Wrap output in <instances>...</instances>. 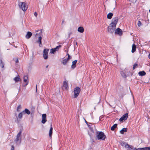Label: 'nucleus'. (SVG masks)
Masks as SVG:
<instances>
[{
	"label": "nucleus",
	"mask_w": 150,
	"mask_h": 150,
	"mask_svg": "<svg viewBox=\"0 0 150 150\" xmlns=\"http://www.w3.org/2000/svg\"><path fill=\"white\" fill-rule=\"evenodd\" d=\"M127 128H123L120 131V133L122 134H123L125 132H126L127 131Z\"/></svg>",
	"instance_id": "nucleus-18"
},
{
	"label": "nucleus",
	"mask_w": 150,
	"mask_h": 150,
	"mask_svg": "<svg viewBox=\"0 0 150 150\" xmlns=\"http://www.w3.org/2000/svg\"><path fill=\"white\" fill-rule=\"evenodd\" d=\"M136 50V46L135 45L133 44L132 46V52L134 53L135 52Z\"/></svg>",
	"instance_id": "nucleus-19"
},
{
	"label": "nucleus",
	"mask_w": 150,
	"mask_h": 150,
	"mask_svg": "<svg viewBox=\"0 0 150 150\" xmlns=\"http://www.w3.org/2000/svg\"><path fill=\"white\" fill-rule=\"evenodd\" d=\"M130 145L128 144H126L125 145V147L127 148H129V147Z\"/></svg>",
	"instance_id": "nucleus-36"
},
{
	"label": "nucleus",
	"mask_w": 150,
	"mask_h": 150,
	"mask_svg": "<svg viewBox=\"0 0 150 150\" xmlns=\"http://www.w3.org/2000/svg\"><path fill=\"white\" fill-rule=\"evenodd\" d=\"M61 47L60 45L57 46L55 48H52L50 50V53L52 54H54V52L57 51H58L59 49Z\"/></svg>",
	"instance_id": "nucleus-7"
},
{
	"label": "nucleus",
	"mask_w": 150,
	"mask_h": 150,
	"mask_svg": "<svg viewBox=\"0 0 150 150\" xmlns=\"http://www.w3.org/2000/svg\"><path fill=\"white\" fill-rule=\"evenodd\" d=\"M130 2H131L133 3H135L137 0H129Z\"/></svg>",
	"instance_id": "nucleus-34"
},
{
	"label": "nucleus",
	"mask_w": 150,
	"mask_h": 150,
	"mask_svg": "<svg viewBox=\"0 0 150 150\" xmlns=\"http://www.w3.org/2000/svg\"><path fill=\"white\" fill-rule=\"evenodd\" d=\"M23 81L25 83V86H26L29 82L28 77L27 76H25L23 77Z\"/></svg>",
	"instance_id": "nucleus-10"
},
{
	"label": "nucleus",
	"mask_w": 150,
	"mask_h": 150,
	"mask_svg": "<svg viewBox=\"0 0 150 150\" xmlns=\"http://www.w3.org/2000/svg\"><path fill=\"white\" fill-rule=\"evenodd\" d=\"M149 12H150V10H149Z\"/></svg>",
	"instance_id": "nucleus-50"
},
{
	"label": "nucleus",
	"mask_w": 150,
	"mask_h": 150,
	"mask_svg": "<svg viewBox=\"0 0 150 150\" xmlns=\"http://www.w3.org/2000/svg\"><path fill=\"white\" fill-rule=\"evenodd\" d=\"M4 63L2 61V60L1 59H0V66L2 68H3L4 67Z\"/></svg>",
	"instance_id": "nucleus-24"
},
{
	"label": "nucleus",
	"mask_w": 150,
	"mask_h": 150,
	"mask_svg": "<svg viewBox=\"0 0 150 150\" xmlns=\"http://www.w3.org/2000/svg\"><path fill=\"white\" fill-rule=\"evenodd\" d=\"M14 60L16 63H18V58H15Z\"/></svg>",
	"instance_id": "nucleus-38"
},
{
	"label": "nucleus",
	"mask_w": 150,
	"mask_h": 150,
	"mask_svg": "<svg viewBox=\"0 0 150 150\" xmlns=\"http://www.w3.org/2000/svg\"><path fill=\"white\" fill-rule=\"evenodd\" d=\"M109 27H110V28L112 27L113 28L115 29L116 27V25L114 24H112V23H111L108 26Z\"/></svg>",
	"instance_id": "nucleus-29"
},
{
	"label": "nucleus",
	"mask_w": 150,
	"mask_h": 150,
	"mask_svg": "<svg viewBox=\"0 0 150 150\" xmlns=\"http://www.w3.org/2000/svg\"><path fill=\"white\" fill-rule=\"evenodd\" d=\"M149 57L150 59V54L149 55Z\"/></svg>",
	"instance_id": "nucleus-43"
},
{
	"label": "nucleus",
	"mask_w": 150,
	"mask_h": 150,
	"mask_svg": "<svg viewBox=\"0 0 150 150\" xmlns=\"http://www.w3.org/2000/svg\"><path fill=\"white\" fill-rule=\"evenodd\" d=\"M21 108V105H19L18 107H17V110L18 112H19L20 111V109Z\"/></svg>",
	"instance_id": "nucleus-32"
},
{
	"label": "nucleus",
	"mask_w": 150,
	"mask_h": 150,
	"mask_svg": "<svg viewBox=\"0 0 150 150\" xmlns=\"http://www.w3.org/2000/svg\"><path fill=\"white\" fill-rule=\"evenodd\" d=\"M68 88V83L66 81H64L63 82V85L62 88L66 90Z\"/></svg>",
	"instance_id": "nucleus-15"
},
{
	"label": "nucleus",
	"mask_w": 150,
	"mask_h": 150,
	"mask_svg": "<svg viewBox=\"0 0 150 150\" xmlns=\"http://www.w3.org/2000/svg\"><path fill=\"white\" fill-rule=\"evenodd\" d=\"M80 91V89L78 87H76L74 89V98H76L79 96Z\"/></svg>",
	"instance_id": "nucleus-5"
},
{
	"label": "nucleus",
	"mask_w": 150,
	"mask_h": 150,
	"mask_svg": "<svg viewBox=\"0 0 150 150\" xmlns=\"http://www.w3.org/2000/svg\"><path fill=\"white\" fill-rule=\"evenodd\" d=\"M137 66V64H135L133 65V69H135V68H136V67Z\"/></svg>",
	"instance_id": "nucleus-35"
},
{
	"label": "nucleus",
	"mask_w": 150,
	"mask_h": 150,
	"mask_svg": "<svg viewBox=\"0 0 150 150\" xmlns=\"http://www.w3.org/2000/svg\"><path fill=\"white\" fill-rule=\"evenodd\" d=\"M49 49H45L43 50V57L45 59H47L48 58V52Z\"/></svg>",
	"instance_id": "nucleus-6"
},
{
	"label": "nucleus",
	"mask_w": 150,
	"mask_h": 150,
	"mask_svg": "<svg viewBox=\"0 0 150 150\" xmlns=\"http://www.w3.org/2000/svg\"><path fill=\"white\" fill-rule=\"evenodd\" d=\"M78 31L81 33H82L84 32V28L82 27H79L78 28Z\"/></svg>",
	"instance_id": "nucleus-21"
},
{
	"label": "nucleus",
	"mask_w": 150,
	"mask_h": 150,
	"mask_svg": "<svg viewBox=\"0 0 150 150\" xmlns=\"http://www.w3.org/2000/svg\"><path fill=\"white\" fill-rule=\"evenodd\" d=\"M20 80V78L18 77H15L14 79V80L16 82H17L18 81Z\"/></svg>",
	"instance_id": "nucleus-31"
},
{
	"label": "nucleus",
	"mask_w": 150,
	"mask_h": 150,
	"mask_svg": "<svg viewBox=\"0 0 150 150\" xmlns=\"http://www.w3.org/2000/svg\"><path fill=\"white\" fill-rule=\"evenodd\" d=\"M68 57H67L66 58H65L63 60V61L62 62V64L65 65H66L67 62L69 60V59H70V56L69 55V54H68Z\"/></svg>",
	"instance_id": "nucleus-11"
},
{
	"label": "nucleus",
	"mask_w": 150,
	"mask_h": 150,
	"mask_svg": "<svg viewBox=\"0 0 150 150\" xmlns=\"http://www.w3.org/2000/svg\"><path fill=\"white\" fill-rule=\"evenodd\" d=\"M115 5H116V1H115Z\"/></svg>",
	"instance_id": "nucleus-48"
},
{
	"label": "nucleus",
	"mask_w": 150,
	"mask_h": 150,
	"mask_svg": "<svg viewBox=\"0 0 150 150\" xmlns=\"http://www.w3.org/2000/svg\"><path fill=\"white\" fill-rule=\"evenodd\" d=\"M52 129H52V125H51V127L50 128V131H49V136L50 137H51V136H52Z\"/></svg>",
	"instance_id": "nucleus-26"
},
{
	"label": "nucleus",
	"mask_w": 150,
	"mask_h": 150,
	"mask_svg": "<svg viewBox=\"0 0 150 150\" xmlns=\"http://www.w3.org/2000/svg\"><path fill=\"white\" fill-rule=\"evenodd\" d=\"M64 21H63L62 22V23L63 24L64 23Z\"/></svg>",
	"instance_id": "nucleus-46"
},
{
	"label": "nucleus",
	"mask_w": 150,
	"mask_h": 150,
	"mask_svg": "<svg viewBox=\"0 0 150 150\" xmlns=\"http://www.w3.org/2000/svg\"><path fill=\"white\" fill-rule=\"evenodd\" d=\"M138 26L139 27H140L142 25V24L140 21H139L137 23Z\"/></svg>",
	"instance_id": "nucleus-33"
},
{
	"label": "nucleus",
	"mask_w": 150,
	"mask_h": 150,
	"mask_svg": "<svg viewBox=\"0 0 150 150\" xmlns=\"http://www.w3.org/2000/svg\"><path fill=\"white\" fill-rule=\"evenodd\" d=\"M138 74L140 76H143L146 74V73L144 71H140L139 72Z\"/></svg>",
	"instance_id": "nucleus-25"
},
{
	"label": "nucleus",
	"mask_w": 150,
	"mask_h": 150,
	"mask_svg": "<svg viewBox=\"0 0 150 150\" xmlns=\"http://www.w3.org/2000/svg\"><path fill=\"white\" fill-rule=\"evenodd\" d=\"M85 122L86 123L87 122H86V120H85Z\"/></svg>",
	"instance_id": "nucleus-49"
},
{
	"label": "nucleus",
	"mask_w": 150,
	"mask_h": 150,
	"mask_svg": "<svg viewBox=\"0 0 150 150\" xmlns=\"http://www.w3.org/2000/svg\"><path fill=\"white\" fill-rule=\"evenodd\" d=\"M77 60H75L72 62V64L71 66V68L72 69H74L76 66V64L77 62Z\"/></svg>",
	"instance_id": "nucleus-14"
},
{
	"label": "nucleus",
	"mask_w": 150,
	"mask_h": 150,
	"mask_svg": "<svg viewBox=\"0 0 150 150\" xmlns=\"http://www.w3.org/2000/svg\"><path fill=\"white\" fill-rule=\"evenodd\" d=\"M11 150H14V147L13 146H11Z\"/></svg>",
	"instance_id": "nucleus-40"
},
{
	"label": "nucleus",
	"mask_w": 150,
	"mask_h": 150,
	"mask_svg": "<svg viewBox=\"0 0 150 150\" xmlns=\"http://www.w3.org/2000/svg\"><path fill=\"white\" fill-rule=\"evenodd\" d=\"M32 35V33L30 32H28L25 35V38L27 39L30 38Z\"/></svg>",
	"instance_id": "nucleus-17"
},
{
	"label": "nucleus",
	"mask_w": 150,
	"mask_h": 150,
	"mask_svg": "<svg viewBox=\"0 0 150 150\" xmlns=\"http://www.w3.org/2000/svg\"><path fill=\"white\" fill-rule=\"evenodd\" d=\"M22 131L20 130L19 132L17 134L16 138L14 140V142L16 143V145L18 146L20 145L21 142V134Z\"/></svg>",
	"instance_id": "nucleus-1"
},
{
	"label": "nucleus",
	"mask_w": 150,
	"mask_h": 150,
	"mask_svg": "<svg viewBox=\"0 0 150 150\" xmlns=\"http://www.w3.org/2000/svg\"><path fill=\"white\" fill-rule=\"evenodd\" d=\"M37 32H39L38 33H36L35 35V37H37L38 35L39 37L38 40H37V42L39 43V46L40 47H41L42 46V37H41V35H42V32L41 31H37Z\"/></svg>",
	"instance_id": "nucleus-3"
},
{
	"label": "nucleus",
	"mask_w": 150,
	"mask_h": 150,
	"mask_svg": "<svg viewBox=\"0 0 150 150\" xmlns=\"http://www.w3.org/2000/svg\"><path fill=\"white\" fill-rule=\"evenodd\" d=\"M23 112L24 114H26L29 115L30 113V112L27 109L25 108L24 110L23 111Z\"/></svg>",
	"instance_id": "nucleus-20"
},
{
	"label": "nucleus",
	"mask_w": 150,
	"mask_h": 150,
	"mask_svg": "<svg viewBox=\"0 0 150 150\" xmlns=\"http://www.w3.org/2000/svg\"><path fill=\"white\" fill-rule=\"evenodd\" d=\"M118 21V18L117 17H115L113 18L112 20L111 23L116 25Z\"/></svg>",
	"instance_id": "nucleus-12"
},
{
	"label": "nucleus",
	"mask_w": 150,
	"mask_h": 150,
	"mask_svg": "<svg viewBox=\"0 0 150 150\" xmlns=\"http://www.w3.org/2000/svg\"><path fill=\"white\" fill-rule=\"evenodd\" d=\"M115 29H114L112 27L110 28V27L109 26L108 27V32L111 33H113L115 31Z\"/></svg>",
	"instance_id": "nucleus-16"
},
{
	"label": "nucleus",
	"mask_w": 150,
	"mask_h": 150,
	"mask_svg": "<svg viewBox=\"0 0 150 150\" xmlns=\"http://www.w3.org/2000/svg\"><path fill=\"white\" fill-rule=\"evenodd\" d=\"M34 15L36 17H37L38 15V13L37 12H35L34 13Z\"/></svg>",
	"instance_id": "nucleus-41"
},
{
	"label": "nucleus",
	"mask_w": 150,
	"mask_h": 150,
	"mask_svg": "<svg viewBox=\"0 0 150 150\" xmlns=\"http://www.w3.org/2000/svg\"><path fill=\"white\" fill-rule=\"evenodd\" d=\"M23 115H24V114L23 112L22 111L18 115V118L20 119H21Z\"/></svg>",
	"instance_id": "nucleus-27"
},
{
	"label": "nucleus",
	"mask_w": 150,
	"mask_h": 150,
	"mask_svg": "<svg viewBox=\"0 0 150 150\" xmlns=\"http://www.w3.org/2000/svg\"><path fill=\"white\" fill-rule=\"evenodd\" d=\"M113 16V14L111 13H108L107 15V18L108 19H111Z\"/></svg>",
	"instance_id": "nucleus-23"
},
{
	"label": "nucleus",
	"mask_w": 150,
	"mask_h": 150,
	"mask_svg": "<svg viewBox=\"0 0 150 150\" xmlns=\"http://www.w3.org/2000/svg\"><path fill=\"white\" fill-rule=\"evenodd\" d=\"M117 124H114L110 128V129L112 131H113L114 130L115 128H116L117 126Z\"/></svg>",
	"instance_id": "nucleus-28"
},
{
	"label": "nucleus",
	"mask_w": 150,
	"mask_h": 150,
	"mask_svg": "<svg viewBox=\"0 0 150 150\" xmlns=\"http://www.w3.org/2000/svg\"><path fill=\"white\" fill-rule=\"evenodd\" d=\"M100 100H101V98H100V100H99V101L98 103H100Z\"/></svg>",
	"instance_id": "nucleus-42"
},
{
	"label": "nucleus",
	"mask_w": 150,
	"mask_h": 150,
	"mask_svg": "<svg viewBox=\"0 0 150 150\" xmlns=\"http://www.w3.org/2000/svg\"><path fill=\"white\" fill-rule=\"evenodd\" d=\"M36 91H37V85H36Z\"/></svg>",
	"instance_id": "nucleus-45"
},
{
	"label": "nucleus",
	"mask_w": 150,
	"mask_h": 150,
	"mask_svg": "<svg viewBox=\"0 0 150 150\" xmlns=\"http://www.w3.org/2000/svg\"><path fill=\"white\" fill-rule=\"evenodd\" d=\"M46 121V114H43L42 115V122L43 124H45Z\"/></svg>",
	"instance_id": "nucleus-9"
},
{
	"label": "nucleus",
	"mask_w": 150,
	"mask_h": 150,
	"mask_svg": "<svg viewBox=\"0 0 150 150\" xmlns=\"http://www.w3.org/2000/svg\"><path fill=\"white\" fill-rule=\"evenodd\" d=\"M96 135L98 140H104L106 138L105 135L104 134V133L102 132H96Z\"/></svg>",
	"instance_id": "nucleus-2"
},
{
	"label": "nucleus",
	"mask_w": 150,
	"mask_h": 150,
	"mask_svg": "<svg viewBox=\"0 0 150 150\" xmlns=\"http://www.w3.org/2000/svg\"><path fill=\"white\" fill-rule=\"evenodd\" d=\"M76 45H77V42H76Z\"/></svg>",
	"instance_id": "nucleus-47"
},
{
	"label": "nucleus",
	"mask_w": 150,
	"mask_h": 150,
	"mask_svg": "<svg viewBox=\"0 0 150 150\" xmlns=\"http://www.w3.org/2000/svg\"><path fill=\"white\" fill-rule=\"evenodd\" d=\"M133 146H130L129 147V149L130 150H132L133 149Z\"/></svg>",
	"instance_id": "nucleus-37"
},
{
	"label": "nucleus",
	"mask_w": 150,
	"mask_h": 150,
	"mask_svg": "<svg viewBox=\"0 0 150 150\" xmlns=\"http://www.w3.org/2000/svg\"><path fill=\"white\" fill-rule=\"evenodd\" d=\"M137 150H150V147H145L138 148Z\"/></svg>",
	"instance_id": "nucleus-22"
},
{
	"label": "nucleus",
	"mask_w": 150,
	"mask_h": 150,
	"mask_svg": "<svg viewBox=\"0 0 150 150\" xmlns=\"http://www.w3.org/2000/svg\"><path fill=\"white\" fill-rule=\"evenodd\" d=\"M115 33L117 34L120 35H122V31L119 28L117 29L115 31Z\"/></svg>",
	"instance_id": "nucleus-13"
},
{
	"label": "nucleus",
	"mask_w": 150,
	"mask_h": 150,
	"mask_svg": "<svg viewBox=\"0 0 150 150\" xmlns=\"http://www.w3.org/2000/svg\"><path fill=\"white\" fill-rule=\"evenodd\" d=\"M19 8L23 11H25L28 8V6L25 2H20L18 3Z\"/></svg>",
	"instance_id": "nucleus-4"
},
{
	"label": "nucleus",
	"mask_w": 150,
	"mask_h": 150,
	"mask_svg": "<svg viewBox=\"0 0 150 150\" xmlns=\"http://www.w3.org/2000/svg\"><path fill=\"white\" fill-rule=\"evenodd\" d=\"M72 33L71 32H70L69 33H68V38H69L70 37V36L72 34Z\"/></svg>",
	"instance_id": "nucleus-39"
},
{
	"label": "nucleus",
	"mask_w": 150,
	"mask_h": 150,
	"mask_svg": "<svg viewBox=\"0 0 150 150\" xmlns=\"http://www.w3.org/2000/svg\"><path fill=\"white\" fill-rule=\"evenodd\" d=\"M48 67V65H47V66H46V68H47Z\"/></svg>",
	"instance_id": "nucleus-44"
},
{
	"label": "nucleus",
	"mask_w": 150,
	"mask_h": 150,
	"mask_svg": "<svg viewBox=\"0 0 150 150\" xmlns=\"http://www.w3.org/2000/svg\"><path fill=\"white\" fill-rule=\"evenodd\" d=\"M120 74L122 76L124 77H126V74L124 71H121L120 72Z\"/></svg>",
	"instance_id": "nucleus-30"
},
{
	"label": "nucleus",
	"mask_w": 150,
	"mask_h": 150,
	"mask_svg": "<svg viewBox=\"0 0 150 150\" xmlns=\"http://www.w3.org/2000/svg\"><path fill=\"white\" fill-rule=\"evenodd\" d=\"M128 114L127 113H126L123 115L122 116V117L119 120L121 122L123 120H126L128 118Z\"/></svg>",
	"instance_id": "nucleus-8"
}]
</instances>
